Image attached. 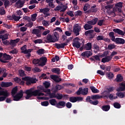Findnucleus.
Here are the masks:
<instances>
[{"label": "nucleus", "mask_w": 125, "mask_h": 125, "mask_svg": "<svg viewBox=\"0 0 125 125\" xmlns=\"http://www.w3.org/2000/svg\"><path fill=\"white\" fill-rule=\"evenodd\" d=\"M34 88H31L29 89L26 90L24 92L26 94L25 97L26 100H31V97L32 96H43L44 94L40 92V90H34Z\"/></svg>", "instance_id": "nucleus-1"}, {"label": "nucleus", "mask_w": 125, "mask_h": 125, "mask_svg": "<svg viewBox=\"0 0 125 125\" xmlns=\"http://www.w3.org/2000/svg\"><path fill=\"white\" fill-rule=\"evenodd\" d=\"M59 33L55 32L54 34V36L52 37L51 34H48L46 36V40L48 41V43H55L59 41Z\"/></svg>", "instance_id": "nucleus-2"}, {"label": "nucleus", "mask_w": 125, "mask_h": 125, "mask_svg": "<svg viewBox=\"0 0 125 125\" xmlns=\"http://www.w3.org/2000/svg\"><path fill=\"white\" fill-rule=\"evenodd\" d=\"M47 59L46 57H41L40 58V60L39 59H34L33 60L32 62L34 64H39V65L41 66H43L45 65V64L47 63Z\"/></svg>", "instance_id": "nucleus-3"}, {"label": "nucleus", "mask_w": 125, "mask_h": 125, "mask_svg": "<svg viewBox=\"0 0 125 125\" xmlns=\"http://www.w3.org/2000/svg\"><path fill=\"white\" fill-rule=\"evenodd\" d=\"M22 80L26 81V84L28 86H29L32 84H35L36 82L38 81V80H37L36 78H31L28 76L22 78Z\"/></svg>", "instance_id": "nucleus-4"}, {"label": "nucleus", "mask_w": 125, "mask_h": 125, "mask_svg": "<svg viewBox=\"0 0 125 125\" xmlns=\"http://www.w3.org/2000/svg\"><path fill=\"white\" fill-rule=\"evenodd\" d=\"M21 50V53H23L24 54H27L26 57L28 59H29L31 56V52L33 51V49H28L27 50V46L26 45H24L22 46L20 48Z\"/></svg>", "instance_id": "nucleus-5"}, {"label": "nucleus", "mask_w": 125, "mask_h": 125, "mask_svg": "<svg viewBox=\"0 0 125 125\" xmlns=\"http://www.w3.org/2000/svg\"><path fill=\"white\" fill-rule=\"evenodd\" d=\"M76 94L77 95V96H80L81 95L83 96L87 95L88 94V88H83V87H80L77 91H76Z\"/></svg>", "instance_id": "nucleus-6"}, {"label": "nucleus", "mask_w": 125, "mask_h": 125, "mask_svg": "<svg viewBox=\"0 0 125 125\" xmlns=\"http://www.w3.org/2000/svg\"><path fill=\"white\" fill-rule=\"evenodd\" d=\"M24 93L22 91V90H20V92L18 93L15 95L12 96L13 97V100L15 101H19L22 99L23 96L24 95Z\"/></svg>", "instance_id": "nucleus-7"}, {"label": "nucleus", "mask_w": 125, "mask_h": 125, "mask_svg": "<svg viewBox=\"0 0 125 125\" xmlns=\"http://www.w3.org/2000/svg\"><path fill=\"white\" fill-rule=\"evenodd\" d=\"M81 30V25H79V24H76L74 26L73 31L76 34V36H78L80 35Z\"/></svg>", "instance_id": "nucleus-8"}, {"label": "nucleus", "mask_w": 125, "mask_h": 125, "mask_svg": "<svg viewBox=\"0 0 125 125\" xmlns=\"http://www.w3.org/2000/svg\"><path fill=\"white\" fill-rule=\"evenodd\" d=\"M66 105V102L64 101H60L58 103L56 104V107L59 109L62 107H65Z\"/></svg>", "instance_id": "nucleus-9"}, {"label": "nucleus", "mask_w": 125, "mask_h": 125, "mask_svg": "<svg viewBox=\"0 0 125 125\" xmlns=\"http://www.w3.org/2000/svg\"><path fill=\"white\" fill-rule=\"evenodd\" d=\"M115 43L117 44H124L125 43V40L121 38H115Z\"/></svg>", "instance_id": "nucleus-10"}, {"label": "nucleus", "mask_w": 125, "mask_h": 125, "mask_svg": "<svg viewBox=\"0 0 125 125\" xmlns=\"http://www.w3.org/2000/svg\"><path fill=\"white\" fill-rule=\"evenodd\" d=\"M112 59V58L110 56H106L105 57L103 58L101 60V62L105 63L106 62H108L111 61Z\"/></svg>", "instance_id": "nucleus-11"}, {"label": "nucleus", "mask_w": 125, "mask_h": 125, "mask_svg": "<svg viewBox=\"0 0 125 125\" xmlns=\"http://www.w3.org/2000/svg\"><path fill=\"white\" fill-rule=\"evenodd\" d=\"M93 54L92 51H86L81 54V56L85 57H86L88 58L90 56H91Z\"/></svg>", "instance_id": "nucleus-12"}, {"label": "nucleus", "mask_w": 125, "mask_h": 125, "mask_svg": "<svg viewBox=\"0 0 125 125\" xmlns=\"http://www.w3.org/2000/svg\"><path fill=\"white\" fill-rule=\"evenodd\" d=\"M50 78L52 80L54 81L56 83H59L62 81L61 78H59L57 75H51Z\"/></svg>", "instance_id": "nucleus-13"}, {"label": "nucleus", "mask_w": 125, "mask_h": 125, "mask_svg": "<svg viewBox=\"0 0 125 125\" xmlns=\"http://www.w3.org/2000/svg\"><path fill=\"white\" fill-rule=\"evenodd\" d=\"M12 82H1V87H9L12 86Z\"/></svg>", "instance_id": "nucleus-14"}, {"label": "nucleus", "mask_w": 125, "mask_h": 125, "mask_svg": "<svg viewBox=\"0 0 125 125\" xmlns=\"http://www.w3.org/2000/svg\"><path fill=\"white\" fill-rule=\"evenodd\" d=\"M20 41V39L19 38H17L16 40H12L9 42L10 45H12V47H15L16 46V44L19 42Z\"/></svg>", "instance_id": "nucleus-15"}, {"label": "nucleus", "mask_w": 125, "mask_h": 125, "mask_svg": "<svg viewBox=\"0 0 125 125\" xmlns=\"http://www.w3.org/2000/svg\"><path fill=\"white\" fill-rule=\"evenodd\" d=\"M9 93L7 90H0V96H3L6 98L9 97Z\"/></svg>", "instance_id": "nucleus-16"}, {"label": "nucleus", "mask_w": 125, "mask_h": 125, "mask_svg": "<svg viewBox=\"0 0 125 125\" xmlns=\"http://www.w3.org/2000/svg\"><path fill=\"white\" fill-rule=\"evenodd\" d=\"M93 32L94 30L92 29L87 30L85 32V35L87 36H90L89 38L93 39L94 38V36L93 35Z\"/></svg>", "instance_id": "nucleus-17"}, {"label": "nucleus", "mask_w": 125, "mask_h": 125, "mask_svg": "<svg viewBox=\"0 0 125 125\" xmlns=\"http://www.w3.org/2000/svg\"><path fill=\"white\" fill-rule=\"evenodd\" d=\"M67 95L66 94L62 95L60 93H57L56 96V99L58 100H61L63 98H65Z\"/></svg>", "instance_id": "nucleus-18"}, {"label": "nucleus", "mask_w": 125, "mask_h": 125, "mask_svg": "<svg viewBox=\"0 0 125 125\" xmlns=\"http://www.w3.org/2000/svg\"><path fill=\"white\" fill-rule=\"evenodd\" d=\"M65 44H63V43H61V44H59L57 43H55L54 44H53V46L57 49H60L61 48H64L65 47Z\"/></svg>", "instance_id": "nucleus-19"}, {"label": "nucleus", "mask_w": 125, "mask_h": 125, "mask_svg": "<svg viewBox=\"0 0 125 125\" xmlns=\"http://www.w3.org/2000/svg\"><path fill=\"white\" fill-rule=\"evenodd\" d=\"M113 32H114L115 33H117L121 36H125V33L122 31V30L120 29H114L113 30Z\"/></svg>", "instance_id": "nucleus-20"}, {"label": "nucleus", "mask_w": 125, "mask_h": 125, "mask_svg": "<svg viewBox=\"0 0 125 125\" xmlns=\"http://www.w3.org/2000/svg\"><path fill=\"white\" fill-rule=\"evenodd\" d=\"M90 60L92 62H93V61L95 62V61L100 62L101 61V60L100 59V56L97 55L92 56V57L90 58Z\"/></svg>", "instance_id": "nucleus-21"}, {"label": "nucleus", "mask_w": 125, "mask_h": 125, "mask_svg": "<svg viewBox=\"0 0 125 125\" xmlns=\"http://www.w3.org/2000/svg\"><path fill=\"white\" fill-rule=\"evenodd\" d=\"M98 21V18H95L94 19H93L91 21H87V23L90 25H95L97 24Z\"/></svg>", "instance_id": "nucleus-22"}, {"label": "nucleus", "mask_w": 125, "mask_h": 125, "mask_svg": "<svg viewBox=\"0 0 125 125\" xmlns=\"http://www.w3.org/2000/svg\"><path fill=\"white\" fill-rule=\"evenodd\" d=\"M3 60L5 61L11 60L12 59V57L11 55H8L6 53H4L3 55Z\"/></svg>", "instance_id": "nucleus-23"}, {"label": "nucleus", "mask_w": 125, "mask_h": 125, "mask_svg": "<svg viewBox=\"0 0 125 125\" xmlns=\"http://www.w3.org/2000/svg\"><path fill=\"white\" fill-rule=\"evenodd\" d=\"M81 43L79 41H77L72 43V45L74 47L76 48H80L81 47Z\"/></svg>", "instance_id": "nucleus-24"}, {"label": "nucleus", "mask_w": 125, "mask_h": 125, "mask_svg": "<svg viewBox=\"0 0 125 125\" xmlns=\"http://www.w3.org/2000/svg\"><path fill=\"white\" fill-rule=\"evenodd\" d=\"M84 48L86 50H90L92 49V43L88 42L85 45Z\"/></svg>", "instance_id": "nucleus-25"}, {"label": "nucleus", "mask_w": 125, "mask_h": 125, "mask_svg": "<svg viewBox=\"0 0 125 125\" xmlns=\"http://www.w3.org/2000/svg\"><path fill=\"white\" fill-rule=\"evenodd\" d=\"M24 3L21 0H19L15 3L16 5H19V8H21L24 6Z\"/></svg>", "instance_id": "nucleus-26"}, {"label": "nucleus", "mask_w": 125, "mask_h": 125, "mask_svg": "<svg viewBox=\"0 0 125 125\" xmlns=\"http://www.w3.org/2000/svg\"><path fill=\"white\" fill-rule=\"evenodd\" d=\"M103 98L102 96H100L99 95H92L91 98L92 100H97Z\"/></svg>", "instance_id": "nucleus-27"}, {"label": "nucleus", "mask_w": 125, "mask_h": 125, "mask_svg": "<svg viewBox=\"0 0 125 125\" xmlns=\"http://www.w3.org/2000/svg\"><path fill=\"white\" fill-rule=\"evenodd\" d=\"M49 104L51 105L55 106L57 104V102L55 99H52L49 101Z\"/></svg>", "instance_id": "nucleus-28"}, {"label": "nucleus", "mask_w": 125, "mask_h": 125, "mask_svg": "<svg viewBox=\"0 0 125 125\" xmlns=\"http://www.w3.org/2000/svg\"><path fill=\"white\" fill-rule=\"evenodd\" d=\"M110 109V106L109 105H105L102 106V109L104 111L107 112Z\"/></svg>", "instance_id": "nucleus-29"}, {"label": "nucleus", "mask_w": 125, "mask_h": 125, "mask_svg": "<svg viewBox=\"0 0 125 125\" xmlns=\"http://www.w3.org/2000/svg\"><path fill=\"white\" fill-rule=\"evenodd\" d=\"M60 71H61V69H59V68H52L51 69V72L56 73L58 75H60Z\"/></svg>", "instance_id": "nucleus-30"}, {"label": "nucleus", "mask_w": 125, "mask_h": 125, "mask_svg": "<svg viewBox=\"0 0 125 125\" xmlns=\"http://www.w3.org/2000/svg\"><path fill=\"white\" fill-rule=\"evenodd\" d=\"M8 34L6 33L4 35H0V39H1L2 41H4V40L8 39Z\"/></svg>", "instance_id": "nucleus-31"}, {"label": "nucleus", "mask_w": 125, "mask_h": 125, "mask_svg": "<svg viewBox=\"0 0 125 125\" xmlns=\"http://www.w3.org/2000/svg\"><path fill=\"white\" fill-rule=\"evenodd\" d=\"M98 11V9L96 8V9H91L90 8V9L88 10L87 11H86L85 12V14H89L91 13H96Z\"/></svg>", "instance_id": "nucleus-32"}, {"label": "nucleus", "mask_w": 125, "mask_h": 125, "mask_svg": "<svg viewBox=\"0 0 125 125\" xmlns=\"http://www.w3.org/2000/svg\"><path fill=\"white\" fill-rule=\"evenodd\" d=\"M90 88L91 90V92L94 93H98L99 92V90H98L97 89L95 88V87L94 86H90Z\"/></svg>", "instance_id": "nucleus-33"}, {"label": "nucleus", "mask_w": 125, "mask_h": 125, "mask_svg": "<svg viewBox=\"0 0 125 125\" xmlns=\"http://www.w3.org/2000/svg\"><path fill=\"white\" fill-rule=\"evenodd\" d=\"M123 81V77L121 74H118L117 76V78L115 79V81L117 82H121Z\"/></svg>", "instance_id": "nucleus-34"}, {"label": "nucleus", "mask_w": 125, "mask_h": 125, "mask_svg": "<svg viewBox=\"0 0 125 125\" xmlns=\"http://www.w3.org/2000/svg\"><path fill=\"white\" fill-rule=\"evenodd\" d=\"M93 28L92 25L89 24L88 23H86L84 25V28L85 30H88L89 29H91Z\"/></svg>", "instance_id": "nucleus-35"}, {"label": "nucleus", "mask_w": 125, "mask_h": 125, "mask_svg": "<svg viewBox=\"0 0 125 125\" xmlns=\"http://www.w3.org/2000/svg\"><path fill=\"white\" fill-rule=\"evenodd\" d=\"M42 31L40 30V29H34L32 30V33L34 35L36 34H39V33H41Z\"/></svg>", "instance_id": "nucleus-36"}, {"label": "nucleus", "mask_w": 125, "mask_h": 125, "mask_svg": "<svg viewBox=\"0 0 125 125\" xmlns=\"http://www.w3.org/2000/svg\"><path fill=\"white\" fill-rule=\"evenodd\" d=\"M3 54H3V53H0V62L1 63H7L8 62H7L6 61H5V60H3V59H2L3 58Z\"/></svg>", "instance_id": "nucleus-37"}, {"label": "nucleus", "mask_w": 125, "mask_h": 125, "mask_svg": "<svg viewBox=\"0 0 125 125\" xmlns=\"http://www.w3.org/2000/svg\"><path fill=\"white\" fill-rule=\"evenodd\" d=\"M114 87L110 86L109 87L106 88L105 92H112L113 91H114Z\"/></svg>", "instance_id": "nucleus-38"}, {"label": "nucleus", "mask_w": 125, "mask_h": 125, "mask_svg": "<svg viewBox=\"0 0 125 125\" xmlns=\"http://www.w3.org/2000/svg\"><path fill=\"white\" fill-rule=\"evenodd\" d=\"M6 14V11L3 7H0V15L3 16Z\"/></svg>", "instance_id": "nucleus-39"}, {"label": "nucleus", "mask_w": 125, "mask_h": 125, "mask_svg": "<svg viewBox=\"0 0 125 125\" xmlns=\"http://www.w3.org/2000/svg\"><path fill=\"white\" fill-rule=\"evenodd\" d=\"M113 106L116 109H120V108L121 107L120 104L118 102H115L113 104Z\"/></svg>", "instance_id": "nucleus-40"}, {"label": "nucleus", "mask_w": 125, "mask_h": 125, "mask_svg": "<svg viewBox=\"0 0 125 125\" xmlns=\"http://www.w3.org/2000/svg\"><path fill=\"white\" fill-rule=\"evenodd\" d=\"M17 91H18V87L17 86H15V87H14L13 88V89L12 90V92H11L12 96H13L16 94Z\"/></svg>", "instance_id": "nucleus-41"}, {"label": "nucleus", "mask_w": 125, "mask_h": 125, "mask_svg": "<svg viewBox=\"0 0 125 125\" xmlns=\"http://www.w3.org/2000/svg\"><path fill=\"white\" fill-rule=\"evenodd\" d=\"M125 92L117 93L116 95L120 98H124L125 97Z\"/></svg>", "instance_id": "nucleus-42"}, {"label": "nucleus", "mask_w": 125, "mask_h": 125, "mask_svg": "<svg viewBox=\"0 0 125 125\" xmlns=\"http://www.w3.org/2000/svg\"><path fill=\"white\" fill-rule=\"evenodd\" d=\"M19 73L20 77H24L25 76L24 71L23 69H20L19 70Z\"/></svg>", "instance_id": "nucleus-43"}, {"label": "nucleus", "mask_w": 125, "mask_h": 125, "mask_svg": "<svg viewBox=\"0 0 125 125\" xmlns=\"http://www.w3.org/2000/svg\"><path fill=\"white\" fill-rule=\"evenodd\" d=\"M21 17L20 16H16L15 14H13V20L15 21H18L20 20Z\"/></svg>", "instance_id": "nucleus-44"}, {"label": "nucleus", "mask_w": 125, "mask_h": 125, "mask_svg": "<svg viewBox=\"0 0 125 125\" xmlns=\"http://www.w3.org/2000/svg\"><path fill=\"white\" fill-rule=\"evenodd\" d=\"M34 43H35V44H42L43 43V41H42V39H37L34 41Z\"/></svg>", "instance_id": "nucleus-45"}, {"label": "nucleus", "mask_w": 125, "mask_h": 125, "mask_svg": "<svg viewBox=\"0 0 125 125\" xmlns=\"http://www.w3.org/2000/svg\"><path fill=\"white\" fill-rule=\"evenodd\" d=\"M62 9L60 10L61 12H65L68 8V6L66 5H63L62 3Z\"/></svg>", "instance_id": "nucleus-46"}, {"label": "nucleus", "mask_w": 125, "mask_h": 125, "mask_svg": "<svg viewBox=\"0 0 125 125\" xmlns=\"http://www.w3.org/2000/svg\"><path fill=\"white\" fill-rule=\"evenodd\" d=\"M57 94L55 92L49 94L50 99L56 98Z\"/></svg>", "instance_id": "nucleus-47"}, {"label": "nucleus", "mask_w": 125, "mask_h": 125, "mask_svg": "<svg viewBox=\"0 0 125 125\" xmlns=\"http://www.w3.org/2000/svg\"><path fill=\"white\" fill-rule=\"evenodd\" d=\"M37 53L39 55L43 54L44 53V50L42 48L38 50Z\"/></svg>", "instance_id": "nucleus-48"}, {"label": "nucleus", "mask_w": 125, "mask_h": 125, "mask_svg": "<svg viewBox=\"0 0 125 125\" xmlns=\"http://www.w3.org/2000/svg\"><path fill=\"white\" fill-rule=\"evenodd\" d=\"M116 48V45L114 44H110L108 45V49L111 50Z\"/></svg>", "instance_id": "nucleus-49"}, {"label": "nucleus", "mask_w": 125, "mask_h": 125, "mask_svg": "<svg viewBox=\"0 0 125 125\" xmlns=\"http://www.w3.org/2000/svg\"><path fill=\"white\" fill-rule=\"evenodd\" d=\"M113 7V4H107V5L104 6L106 10H109Z\"/></svg>", "instance_id": "nucleus-50"}, {"label": "nucleus", "mask_w": 125, "mask_h": 125, "mask_svg": "<svg viewBox=\"0 0 125 125\" xmlns=\"http://www.w3.org/2000/svg\"><path fill=\"white\" fill-rule=\"evenodd\" d=\"M69 102L74 103L76 102V97H71L69 98Z\"/></svg>", "instance_id": "nucleus-51"}, {"label": "nucleus", "mask_w": 125, "mask_h": 125, "mask_svg": "<svg viewBox=\"0 0 125 125\" xmlns=\"http://www.w3.org/2000/svg\"><path fill=\"white\" fill-rule=\"evenodd\" d=\"M107 76L109 79H111L114 77V75L111 72H109L108 73H107Z\"/></svg>", "instance_id": "nucleus-52"}, {"label": "nucleus", "mask_w": 125, "mask_h": 125, "mask_svg": "<svg viewBox=\"0 0 125 125\" xmlns=\"http://www.w3.org/2000/svg\"><path fill=\"white\" fill-rule=\"evenodd\" d=\"M42 24L45 27H47V26H48L49 25L48 21H46L45 20H43L42 21Z\"/></svg>", "instance_id": "nucleus-53"}, {"label": "nucleus", "mask_w": 125, "mask_h": 125, "mask_svg": "<svg viewBox=\"0 0 125 125\" xmlns=\"http://www.w3.org/2000/svg\"><path fill=\"white\" fill-rule=\"evenodd\" d=\"M40 78H41V79L43 78V80L48 79V77H47V74H44V73H43L41 75V76H40Z\"/></svg>", "instance_id": "nucleus-54"}, {"label": "nucleus", "mask_w": 125, "mask_h": 125, "mask_svg": "<svg viewBox=\"0 0 125 125\" xmlns=\"http://www.w3.org/2000/svg\"><path fill=\"white\" fill-rule=\"evenodd\" d=\"M90 7V6L89 4H85V5L84 6V7L83 8V10L84 11H86L88 10V8H89Z\"/></svg>", "instance_id": "nucleus-55"}, {"label": "nucleus", "mask_w": 125, "mask_h": 125, "mask_svg": "<svg viewBox=\"0 0 125 125\" xmlns=\"http://www.w3.org/2000/svg\"><path fill=\"white\" fill-rule=\"evenodd\" d=\"M62 88V86L59 85V84H57L55 86V89L56 91H57L58 90H60Z\"/></svg>", "instance_id": "nucleus-56"}, {"label": "nucleus", "mask_w": 125, "mask_h": 125, "mask_svg": "<svg viewBox=\"0 0 125 125\" xmlns=\"http://www.w3.org/2000/svg\"><path fill=\"white\" fill-rule=\"evenodd\" d=\"M38 16V14H33L31 16V20L33 21H34L36 20V17Z\"/></svg>", "instance_id": "nucleus-57"}, {"label": "nucleus", "mask_w": 125, "mask_h": 125, "mask_svg": "<svg viewBox=\"0 0 125 125\" xmlns=\"http://www.w3.org/2000/svg\"><path fill=\"white\" fill-rule=\"evenodd\" d=\"M83 13L81 10H78L76 12L75 16H81Z\"/></svg>", "instance_id": "nucleus-58"}, {"label": "nucleus", "mask_w": 125, "mask_h": 125, "mask_svg": "<svg viewBox=\"0 0 125 125\" xmlns=\"http://www.w3.org/2000/svg\"><path fill=\"white\" fill-rule=\"evenodd\" d=\"M43 84L44 85L45 88H48L50 85V83L47 82H44L43 83Z\"/></svg>", "instance_id": "nucleus-59"}, {"label": "nucleus", "mask_w": 125, "mask_h": 125, "mask_svg": "<svg viewBox=\"0 0 125 125\" xmlns=\"http://www.w3.org/2000/svg\"><path fill=\"white\" fill-rule=\"evenodd\" d=\"M90 104L94 105H96L99 104V101L97 100H96L95 101H90Z\"/></svg>", "instance_id": "nucleus-60"}, {"label": "nucleus", "mask_w": 125, "mask_h": 125, "mask_svg": "<svg viewBox=\"0 0 125 125\" xmlns=\"http://www.w3.org/2000/svg\"><path fill=\"white\" fill-rule=\"evenodd\" d=\"M41 105L44 106H47L49 105V102L47 101L41 102Z\"/></svg>", "instance_id": "nucleus-61"}, {"label": "nucleus", "mask_w": 125, "mask_h": 125, "mask_svg": "<svg viewBox=\"0 0 125 125\" xmlns=\"http://www.w3.org/2000/svg\"><path fill=\"white\" fill-rule=\"evenodd\" d=\"M124 91H125V87L121 86V87H119V88H118L117 89V92Z\"/></svg>", "instance_id": "nucleus-62"}, {"label": "nucleus", "mask_w": 125, "mask_h": 125, "mask_svg": "<svg viewBox=\"0 0 125 125\" xmlns=\"http://www.w3.org/2000/svg\"><path fill=\"white\" fill-rule=\"evenodd\" d=\"M115 6L116 7H123V2H119L115 4Z\"/></svg>", "instance_id": "nucleus-63"}, {"label": "nucleus", "mask_w": 125, "mask_h": 125, "mask_svg": "<svg viewBox=\"0 0 125 125\" xmlns=\"http://www.w3.org/2000/svg\"><path fill=\"white\" fill-rule=\"evenodd\" d=\"M10 2L8 0H5L4 2V5L5 8H7V7L9 5Z\"/></svg>", "instance_id": "nucleus-64"}]
</instances>
